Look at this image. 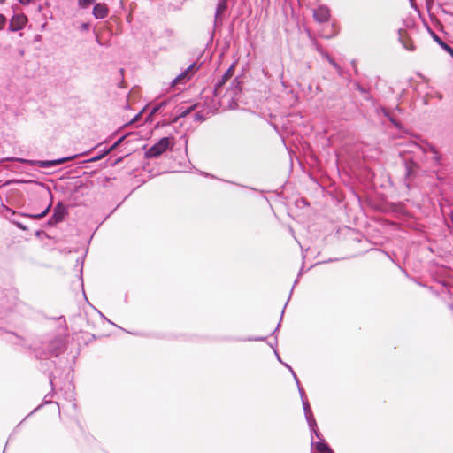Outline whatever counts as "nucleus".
Masks as SVG:
<instances>
[{
  "label": "nucleus",
  "mask_w": 453,
  "mask_h": 453,
  "mask_svg": "<svg viewBox=\"0 0 453 453\" xmlns=\"http://www.w3.org/2000/svg\"><path fill=\"white\" fill-rule=\"evenodd\" d=\"M172 138L163 137L145 152L147 158H156L161 156L170 147Z\"/></svg>",
  "instance_id": "nucleus-1"
},
{
  "label": "nucleus",
  "mask_w": 453,
  "mask_h": 453,
  "mask_svg": "<svg viewBox=\"0 0 453 453\" xmlns=\"http://www.w3.org/2000/svg\"><path fill=\"white\" fill-rule=\"evenodd\" d=\"M413 147L417 150H421L424 154H431L432 160L434 162L436 165H441V155L440 152L431 144H426L425 146H419L418 144H413Z\"/></svg>",
  "instance_id": "nucleus-2"
},
{
  "label": "nucleus",
  "mask_w": 453,
  "mask_h": 453,
  "mask_svg": "<svg viewBox=\"0 0 453 453\" xmlns=\"http://www.w3.org/2000/svg\"><path fill=\"white\" fill-rule=\"evenodd\" d=\"M27 22L26 15L23 13L15 14L12 17L9 24V30L12 32H17L25 27Z\"/></svg>",
  "instance_id": "nucleus-3"
},
{
  "label": "nucleus",
  "mask_w": 453,
  "mask_h": 453,
  "mask_svg": "<svg viewBox=\"0 0 453 453\" xmlns=\"http://www.w3.org/2000/svg\"><path fill=\"white\" fill-rule=\"evenodd\" d=\"M66 213V208L62 203H58L54 208L52 216L49 219V224L56 225L63 221Z\"/></svg>",
  "instance_id": "nucleus-4"
},
{
  "label": "nucleus",
  "mask_w": 453,
  "mask_h": 453,
  "mask_svg": "<svg viewBox=\"0 0 453 453\" xmlns=\"http://www.w3.org/2000/svg\"><path fill=\"white\" fill-rule=\"evenodd\" d=\"M313 17L319 23L326 22L330 18V11L327 6L319 5L313 10Z\"/></svg>",
  "instance_id": "nucleus-5"
},
{
  "label": "nucleus",
  "mask_w": 453,
  "mask_h": 453,
  "mask_svg": "<svg viewBox=\"0 0 453 453\" xmlns=\"http://www.w3.org/2000/svg\"><path fill=\"white\" fill-rule=\"evenodd\" d=\"M77 157H78V155H73V156H70V157H63V158H59V159H56V160H48V161L40 160V161L35 162L34 165H37L40 167L56 166V165L66 163L68 161H71V160L76 158Z\"/></svg>",
  "instance_id": "nucleus-6"
},
{
  "label": "nucleus",
  "mask_w": 453,
  "mask_h": 453,
  "mask_svg": "<svg viewBox=\"0 0 453 453\" xmlns=\"http://www.w3.org/2000/svg\"><path fill=\"white\" fill-rule=\"evenodd\" d=\"M233 75V67L227 69V71L222 75L220 79L218 80L214 86V93L215 96H220L222 92V87L224 84L229 80V78Z\"/></svg>",
  "instance_id": "nucleus-7"
},
{
  "label": "nucleus",
  "mask_w": 453,
  "mask_h": 453,
  "mask_svg": "<svg viewBox=\"0 0 453 453\" xmlns=\"http://www.w3.org/2000/svg\"><path fill=\"white\" fill-rule=\"evenodd\" d=\"M195 69L196 64L193 63L173 81L172 85L173 86L178 83H184L188 81L191 77V73H194Z\"/></svg>",
  "instance_id": "nucleus-8"
},
{
  "label": "nucleus",
  "mask_w": 453,
  "mask_h": 453,
  "mask_svg": "<svg viewBox=\"0 0 453 453\" xmlns=\"http://www.w3.org/2000/svg\"><path fill=\"white\" fill-rule=\"evenodd\" d=\"M109 14V9L105 4H95L93 8V15L97 19H103Z\"/></svg>",
  "instance_id": "nucleus-9"
},
{
  "label": "nucleus",
  "mask_w": 453,
  "mask_h": 453,
  "mask_svg": "<svg viewBox=\"0 0 453 453\" xmlns=\"http://www.w3.org/2000/svg\"><path fill=\"white\" fill-rule=\"evenodd\" d=\"M302 403H303V411H304V414H305V418L308 422V425L311 429H313V426H316V420L311 412L309 402H308V400H303V401H302Z\"/></svg>",
  "instance_id": "nucleus-10"
},
{
  "label": "nucleus",
  "mask_w": 453,
  "mask_h": 453,
  "mask_svg": "<svg viewBox=\"0 0 453 453\" xmlns=\"http://www.w3.org/2000/svg\"><path fill=\"white\" fill-rule=\"evenodd\" d=\"M226 8H227V1L219 0V2L217 4V7H216L215 17H214L215 23H217L219 20H221L220 17H221L222 13H224V12L226 10Z\"/></svg>",
  "instance_id": "nucleus-11"
},
{
  "label": "nucleus",
  "mask_w": 453,
  "mask_h": 453,
  "mask_svg": "<svg viewBox=\"0 0 453 453\" xmlns=\"http://www.w3.org/2000/svg\"><path fill=\"white\" fill-rule=\"evenodd\" d=\"M434 40L453 58V48L444 42L434 32H431Z\"/></svg>",
  "instance_id": "nucleus-12"
},
{
  "label": "nucleus",
  "mask_w": 453,
  "mask_h": 453,
  "mask_svg": "<svg viewBox=\"0 0 453 453\" xmlns=\"http://www.w3.org/2000/svg\"><path fill=\"white\" fill-rule=\"evenodd\" d=\"M317 50L325 58L326 60L336 69V71L341 73V67L339 65L335 63V61L326 53L325 52L319 45L316 46Z\"/></svg>",
  "instance_id": "nucleus-13"
},
{
  "label": "nucleus",
  "mask_w": 453,
  "mask_h": 453,
  "mask_svg": "<svg viewBox=\"0 0 453 453\" xmlns=\"http://www.w3.org/2000/svg\"><path fill=\"white\" fill-rule=\"evenodd\" d=\"M315 447L319 453H334L330 447L326 443H325L323 440L317 442L315 444Z\"/></svg>",
  "instance_id": "nucleus-14"
},
{
  "label": "nucleus",
  "mask_w": 453,
  "mask_h": 453,
  "mask_svg": "<svg viewBox=\"0 0 453 453\" xmlns=\"http://www.w3.org/2000/svg\"><path fill=\"white\" fill-rule=\"evenodd\" d=\"M50 209V204H49L47 206V208L41 213H38V214L21 213L20 215L27 217V218H30V219H40L48 214Z\"/></svg>",
  "instance_id": "nucleus-15"
},
{
  "label": "nucleus",
  "mask_w": 453,
  "mask_h": 453,
  "mask_svg": "<svg viewBox=\"0 0 453 453\" xmlns=\"http://www.w3.org/2000/svg\"><path fill=\"white\" fill-rule=\"evenodd\" d=\"M241 91L240 82L235 79L232 82V88L228 92L231 98L235 97V96Z\"/></svg>",
  "instance_id": "nucleus-16"
},
{
  "label": "nucleus",
  "mask_w": 453,
  "mask_h": 453,
  "mask_svg": "<svg viewBox=\"0 0 453 453\" xmlns=\"http://www.w3.org/2000/svg\"><path fill=\"white\" fill-rule=\"evenodd\" d=\"M288 368H289V370L291 371V372H292V374H293V376H294V378H295V380H296V384H297L298 391H299V394H300V396H301L302 401H303V400H307V398H306V395H305V392H304V389L301 387L298 378H297V377H296V375L295 374V372H294V371L292 370V368H291V367H289V366H288Z\"/></svg>",
  "instance_id": "nucleus-17"
},
{
  "label": "nucleus",
  "mask_w": 453,
  "mask_h": 453,
  "mask_svg": "<svg viewBox=\"0 0 453 453\" xmlns=\"http://www.w3.org/2000/svg\"><path fill=\"white\" fill-rule=\"evenodd\" d=\"M400 41H401L403 48L406 49L407 50H409V51L415 50V46L413 45V43L411 41L405 40L402 36V35H400Z\"/></svg>",
  "instance_id": "nucleus-18"
},
{
  "label": "nucleus",
  "mask_w": 453,
  "mask_h": 453,
  "mask_svg": "<svg viewBox=\"0 0 453 453\" xmlns=\"http://www.w3.org/2000/svg\"><path fill=\"white\" fill-rule=\"evenodd\" d=\"M416 167V164L413 161L405 163L406 176L410 177L413 173V169Z\"/></svg>",
  "instance_id": "nucleus-19"
},
{
  "label": "nucleus",
  "mask_w": 453,
  "mask_h": 453,
  "mask_svg": "<svg viewBox=\"0 0 453 453\" xmlns=\"http://www.w3.org/2000/svg\"><path fill=\"white\" fill-rule=\"evenodd\" d=\"M96 3V0H78V4L81 8H88L91 4H94Z\"/></svg>",
  "instance_id": "nucleus-20"
},
{
  "label": "nucleus",
  "mask_w": 453,
  "mask_h": 453,
  "mask_svg": "<svg viewBox=\"0 0 453 453\" xmlns=\"http://www.w3.org/2000/svg\"><path fill=\"white\" fill-rule=\"evenodd\" d=\"M167 102L166 101H162L160 102L159 104H157V105H155L151 111H150V115H154L156 114L160 109H162L163 107H165L166 105Z\"/></svg>",
  "instance_id": "nucleus-21"
},
{
  "label": "nucleus",
  "mask_w": 453,
  "mask_h": 453,
  "mask_svg": "<svg viewBox=\"0 0 453 453\" xmlns=\"http://www.w3.org/2000/svg\"><path fill=\"white\" fill-rule=\"evenodd\" d=\"M125 136L120 137L118 139L110 148L105 149V153H110L111 150L116 149L118 146L120 145V143L124 141Z\"/></svg>",
  "instance_id": "nucleus-22"
},
{
  "label": "nucleus",
  "mask_w": 453,
  "mask_h": 453,
  "mask_svg": "<svg viewBox=\"0 0 453 453\" xmlns=\"http://www.w3.org/2000/svg\"><path fill=\"white\" fill-rule=\"evenodd\" d=\"M125 136L120 137L118 139L110 148L105 149V153H110L111 150L116 149L118 146L120 145V143L124 141Z\"/></svg>",
  "instance_id": "nucleus-23"
},
{
  "label": "nucleus",
  "mask_w": 453,
  "mask_h": 453,
  "mask_svg": "<svg viewBox=\"0 0 453 453\" xmlns=\"http://www.w3.org/2000/svg\"><path fill=\"white\" fill-rule=\"evenodd\" d=\"M125 136L120 137L118 139L110 148L105 149V153H110L111 150L116 149L118 146L120 145V143L124 141Z\"/></svg>",
  "instance_id": "nucleus-24"
},
{
  "label": "nucleus",
  "mask_w": 453,
  "mask_h": 453,
  "mask_svg": "<svg viewBox=\"0 0 453 453\" xmlns=\"http://www.w3.org/2000/svg\"><path fill=\"white\" fill-rule=\"evenodd\" d=\"M192 110H193V107H189V108H187L185 110H182V108H180L178 111V117L179 118L186 117L188 114H189L191 112Z\"/></svg>",
  "instance_id": "nucleus-25"
},
{
  "label": "nucleus",
  "mask_w": 453,
  "mask_h": 453,
  "mask_svg": "<svg viewBox=\"0 0 453 453\" xmlns=\"http://www.w3.org/2000/svg\"><path fill=\"white\" fill-rule=\"evenodd\" d=\"M109 153H105V150H104L102 153H100L97 156L88 159V162H96V161L102 159L104 157H105Z\"/></svg>",
  "instance_id": "nucleus-26"
},
{
  "label": "nucleus",
  "mask_w": 453,
  "mask_h": 453,
  "mask_svg": "<svg viewBox=\"0 0 453 453\" xmlns=\"http://www.w3.org/2000/svg\"><path fill=\"white\" fill-rule=\"evenodd\" d=\"M311 435L315 434V436L319 440V441H322V435L319 432V430L317 429V426H313V429H311Z\"/></svg>",
  "instance_id": "nucleus-27"
},
{
  "label": "nucleus",
  "mask_w": 453,
  "mask_h": 453,
  "mask_svg": "<svg viewBox=\"0 0 453 453\" xmlns=\"http://www.w3.org/2000/svg\"><path fill=\"white\" fill-rule=\"evenodd\" d=\"M10 221H11L12 224H14L17 227H19V229H21V230H24V231H25V230H27V227L25 225H23L22 223H20V222H19V221H17V220H15V219H10Z\"/></svg>",
  "instance_id": "nucleus-28"
},
{
  "label": "nucleus",
  "mask_w": 453,
  "mask_h": 453,
  "mask_svg": "<svg viewBox=\"0 0 453 453\" xmlns=\"http://www.w3.org/2000/svg\"><path fill=\"white\" fill-rule=\"evenodd\" d=\"M6 21H7V19H6L5 16L3 14H0V30H2L4 27Z\"/></svg>",
  "instance_id": "nucleus-29"
},
{
  "label": "nucleus",
  "mask_w": 453,
  "mask_h": 453,
  "mask_svg": "<svg viewBox=\"0 0 453 453\" xmlns=\"http://www.w3.org/2000/svg\"><path fill=\"white\" fill-rule=\"evenodd\" d=\"M5 210H6L7 212L11 213V215H15L16 214V212L13 210L10 209V208L6 207Z\"/></svg>",
  "instance_id": "nucleus-30"
},
{
  "label": "nucleus",
  "mask_w": 453,
  "mask_h": 453,
  "mask_svg": "<svg viewBox=\"0 0 453 453\" xmlns=\"http://www.w3.org/2000/svg\"><path fill=\"white\" fill-rule=\"evenodd\" d=\"M19 1L22 4H28L31 2V0H19Z\"/></svg>",
  "instance_id": "nucleus-31"
},
{
  "label": "nucleus",
  "mask_w": 453,
  "mask_h": 453,
  "mask_svg": "<svg viewBox=\"0 0 453 453\" xmlns=\"http://www.w3.org/2000/svg\"><path fill=\"white\" fill-rule=\"evenodd\" d=\"M88 28V24H87V23H83V24L81 25V29H82V30H87Z\"/></svg>",
  "instance_id": "nucleus-32"
},
{
  "label": "nucleus",
  "mask_w": 453,
  "mask_h": 453,
  "mask_svg": "<svg viewBox=\"0 0 453 453\" xmlns=\"http://www.w3.org/2000/svg\"><path fill=\"white\" fill-rule=\"evenodd\" d=\"M140 115L141 113L137 114L132 120H131V123H134L135 122L136 120H138V119L140 118Z\"/></svg>",
  "instance_id": "nucleus-33"
},
{
  "label": "nucleus",
  "mask_w": 453,
  "mask_h": 453,
  "mask_svg": "<svg viewBox=\"0 0 453 453\" xmlns=\"http://www.w3.org/2000/svg\"><path fill=\"white\" fill-rule=\"evenodd\" d=\"M251 340L252 341H264L265 337H257V338H252Z\"/></svg>",
  "instance_id": "nucleus-34"
},
{
  "label": "nucleus",
  "mask_w": 453,
  "mask_h": 453,
  "mask_svg": "<svg viewBox=\"0 0 453 453\" xmlns=\"http://www.w3.org/2000/svg\"><path fill=\"white\" fill-rule=\"evenodd\" d=\"M381 111H382V112L384 113V115H387V111H386V109L382 108V109H381Z\"/></svg>",
  "instance_id": "nucleus-35"
}]
</instances>
